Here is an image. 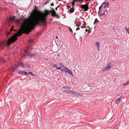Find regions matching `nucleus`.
<instances>
[{
  "label": "nucleus",
  "mask_w": 129,
  "mask_h": 129,
  "mask_svg": "<svg viewBox=\"0 0 129 129\" xmlns=\"http://www.w3.org/2000/svg\"><path fill=\"white\" fill-rule=\"evenodd\" d=\"M49 12L46 10L45 13L39 11L35 12L34 10L31 13L30 15L27 19L22 17L20 19H15V16L11 17L10 18V21L15 22L20 26V30L9 39L0 43V47L3 48L6 45H9L12 42H14L17 39L18 36H20L23 33H28L31 28H34L36 25L39 24L40 22H45L46 16Z\"/></svg>",
  "instance_id": "nucleus-1"
},
{
  "label": "nucleus",
  "mask_w": 129,
  "mask_h": 129,
  "mask_svg": "<svg viewBox=\"0 0 129 129\" xmlns=\"http://www.w3.org/2000/svg\"><path fill=\"white\" fill-rule=\"evenodd\" d=\"M113 65L111 63H109L107 66L103 69L104 71H107L109 70L113 66Z\"/></svg>",
  "instance_id": "nucleus-2"
},
{
  "label": "nucleus",
  "mask_w": 129,
  "mask_h": 129,
  "mask_svg": "<svg viewBox=\"0 0 129 129\" xmlns=\"http://www.w3.org/2000/svg\"><path fill=\"white\" fill-rule=\"evenodd\" d=\"M20 64L21 67L23 68H28L29 67V66L28 64L22 62H21L20 63Z\"/></svg>",
  "instance_id": "nucleus-3"
},
{
  "label": "nucleus",
  "mask_w": 129,
  "mask_h": 129,
  "mask_svg": "<svg viewBox=\"0 0 129 129\" xmlns=\"http://www.w3.org/2000/svg\"><path fill=\"white\" fill-rule=\"evenodd\" d=\"M82 9H84V10L87 11L89 9L88 7V4H87L86 5H81L80 6Z\"/></svg>",
  "instance_id": "nucleus-4"
},
{
  "label": "nucleus",
  "mask_w": 129,
  "mask_h": 129,
  "mask_svg": "<svg viewBox=\"0 0 129 129\" xmlns=\"http://www.w3.org/2000/svg\"><path fill=\"white\" fill-rule=\"evenodd\" d=\"M63 67L66 70V72L68 73L69 74H70L72 76H73V77L74 76V75H73V74H72V72L69 69H68L67 68H65L64 67Z\"/></svg>",
  "instance_id": "nucleus-5"
},
{
  "label": "nucleus",
  "mask_w": 129,
  "mask_h": 129,
  "mask_svg": "<svg viewBox=\"0 0 129 129\" xmlns=\"http://www.w3.org/2000/svg\"><path fill=\"white\" fill-rule=\"evenodd\" d=\"M96 45V46L97 48L98 51H100V45L99 43L98 42H96L95 43Z\"/></svg>",
  "instance_id": "nucleus-6"
},
{
  "label": "nucleus",
  "mask_w": 129,
  "mask_h": 129,
  "mask_svg": "<svg viewBox=\"0 0 129 129\" xmlns=\"http://www.w3.org/2000/svg\"><path fill=\"white\" fill-rule=\"evenodd\" d=\"M70 93L73 94H74L76 96H77V95H78V92H75V91H70Z\"/></svg>",
  "instance_id": "nucleus-7"
},
{
  "label": "nucleus",
  "mask_w": 129,
  "mask_h": 129,
  "mask_svg": "<svg viewBox=\"0 0 129 129\" xmlns=\"http://www.w3.org/2000/svg\"><path fill=\"white\" fill-rule=\"evenodd\" d=\"M121 100V98L117 100L116 101V104L117 105H118L120 102Z\"/></svg>",
  "instance_id": "nucleus-8"
},
{
  "label": "nucleus",
  "mask_w": 129,
  "mask_h": 129,
  "mask_svg": "<svg viewBox=\"0 0 129 129\" xmlns=\"http://www.w3.org/2000/svg\"><path fill=\"white\" fill-rule=\"evenodd\" d=\"M103 4H105V6L104 7V8H108V6L109 5V4L108 2H104L103 3Z\"/></svg>",
  "instance_id": "nucleus-9"
},
{
  "label": "nucleus",
  "mask_w": 129,
  "mask_h": 129,
  "mask_svg": "<svg viewBox=\"0 0 129 129\" xmlns=\"http://www.w3.org/2000/svg\"><path fill=\"white\" fill-rule=\"evenodd\" d=\"M52 16H56L57 15L56 13V12L54 11H52Z\"/></svg>",
  "instance_id": "nucleus-10"
},
{
  "label": "nucleus",
  "mask_w": 129,
  "mask_h": 129,
  "mask_svg": "<svg viewBox=\"0 0 129 129\" xmlns=\"http://www.w3.org/2000/svg\"><path fill=\"white\" fill-rule=\"evenodd\" d=\"M25 51L27 52V54L28 56H34L35 55V54L29 53L26 51Z\"/></svg>",
  "instance_id": "nucleus-11"
},
{
  "label": "nucleus",
  "mask_w": 129,
  "mask_h": 129,
  "mask_svg": "<svg viewBox=\"0 0 129 129\" xmlns=\"http://www.w3.org/2000/svg\"><path fill=\"white\" fill-rule=\"evenodd\" d=\"M74 8H71L69 10V11L71 13L73 12L74 11Z\"/></svg>",
  "instance_id": "nucleus-12"
},
{
  "label": "nucleus",
  "mask_w": 129,
  "mask_h": 129,
  "mask_svg": "<svg viewBox=\"0 0 129 129\" xmlns=\"http://www.w3.org/2000/svg\"><path fill=\"white\" fill-rule=\"evenodd\" d=\"M129 84V79L128 80L127 82L125 83L123 85V86H125L128 85Z\"/></svg>",
  "instance_id": "nucleus-13"
},
{
  "label": "nucleus",
  "mask_w": 129,
  "mask_h": 129,
  "mask_svg": "<svg viewBox=\"0 0 129 129\" xmlns=\"http://www.w3.org/2000/svg\"><path fill=\"white\" fill-rule=\"evenodd\" d=\"M99 21L96 18L95 19L94 21V22L93 24H95L97 22H98Z\"/></svg>",
  "instance_id": "nucleus-14"
},
{
  "label": "nucleus",
  "mask_w": 129,
  "mask_h": 129,
  "mask_svg": "<svg viewBox=\"0 0 129 129\" xmlns=\"http://www.w3.org/2000/svg\"><path fill=\"white\" fill-rule=\"evenodd\" d=\"M33 41V40L32 39H30L28 40V42L30 43H31Z\"/></svg>",
  "instance_id": "nucleus-15"
},
{
  "label": "nucleus",
  "mask_w": 129,
  "mask_h": 129,
  "mask_svg": "<svg viewBox=\"0 0 129 129\" xmlns=\"http://www.w3.org/2000/svg\"><path fill=\"white\" fill-rule=\"evenodd\" d=\"M24 71H19V73L20 74H22L24 73Z\"/></svg>",
  "instance_id": "nucleus-16"
},
{
  "label": "nucleus",
  "mask_w": 129,
  "mask_h": 129,
  "mask_svg": "<svg viewBox=\"0 0 129 129\" xmlns=\"http://www.w3.org/2000/svg\"><path fill=\"white\" fill-rule=\"evenodd\" d=\"M60 71H61L62 72H66V70L64 68V69H61Z\"/></svg>",
  "instance_id": "nucleus-17"
},
{
  "label": "nucleus",
  "mask_w": 129,
  "mask_h": 129,
  "mask_svg": "<svg viewBox=\"0 0 129 129\" xmlns=\"http://www.w3.org/2000/svg\"><path fill=\"white\" fill-rule=\"evenodd\" d=\"M11 69H12L13 70H14L15 68L13 66V67H11L10 68Z\"/></svg>",
  "instance_id": "nucleus-18"
},
{
  "label": "nucleus",
  "mask_w": 129,
  "mask_h": 129,
  "mask_svg": "<svg viewBox=\"0 0 129 129\" xmlns=\"http://www.w3.org/2000/svg\"><path fill=\"white\" fill-rule=\"evenodd\" d=\"M125 29H126V31L128 32V34H129V28H125Z\"/></svg>",
  "instance_id": "nucleus-19"
},
{
  "label": "nucleus",
  "mask_w": 129,
  "mask_h": 129,
  "mask_svg": "<svg viewBox=\"0 0 129 129\" xmlns=\"http://www.w3.org/2000/svg\"><path fill=\"white\" fill-rule=\"evenodd\" d=\"M56 68L57 70H61V67H56Z\"/></svg>",
  "instance_id": "nucleus-20"
},
{
  "label": "nucleus",
  "mask_w": 129,
  "mask_h": 129,
  "mask_svg": "<svg viewBox=\"0 0 129 129\" xmlns=\"http://www.w3.org/2000/svg\"><path fill=\"white\" fill-rule=\"evenodd\" d=\"M28 74H30L32 76H33L34 75L31 72H29L28 73Z\"/></svg>",
  "instance_id": "nucleus-21"
},
{
  "label": "nucleus",
  "mask_w": 129,
  "mask_h": 129,
  "mask_svg": "<svg viewBox=\"0 0 129 129\" xmlns=\"http://www.w3.org/2000/svg\"><path fill=\"white\" fill-rule=\"evenodd\" d=\"M78 95H77V96H82V95L83 94L80 93H78Z\"/></svg>",
  "instance_id": "nucleus-22"
},
{
  "label": "nucleus",
  "mask_w": 129,
  "mask_h": 129,
  "mask_svg": "<svg viewBox=\"0 0 129 129\" xmlns=\"http://www.w3.org/2000/svg\"><path fill=\"white\" fill-rule=\"evenodd\" d=\"M52 66L53 67H55L56 68L57 66V65L55 64H52Z\"/></svg>",
  "instance_id": "nucleus-23"
},
{
  "label": "nucleus",
  "mask_w": 129,
  "mask_h": 129,
  "mask_svg": "<svg viewBox=\"0 0 129 129\" xmlns=\"http://www.w3.org/2000/svg\"><path fill=\"white\" fill-rule=\"evenodd\" d=\"M69 31H70L71 33H72L73 32V30L71 28L69 27Z\"/></svg>",
  "instance_id": "nucleus-24"
},
{
  "label": "nucleus",
  "mask_w": 129,
  "mask_h": 129,
  "mask_svg": "<svg viewBox=\"0 0 129 129\" xmlns=\"http://www.w3.org/2000/svg\"><path fill=\"white\" fill-rule=\"evenodd\" d=\"M24 73L25 75H28V73H27L26 71H24Z\"/></svg>",
  "instance_id": "nucleus-25"
},
{
  "label": "nucleus",
  "mask_w": 129,
  "mask_h": 129,
  "mask_svg": "<svg viewBox=\"0 0 129 129\" xmlns=\"http://www.w3.org/2000/svg\"><path fill=\"white\" fill-rule=\"evenodd\" d=\"M106 15V13H104V12L103 13L101 14L100 15H101V16H102V15Z\"/></svg>",
  "instance_id": "nucleus-26"
},
{
  "label": "nucleus",
  "mask_w": 129,
  "mask_h": 129,
  "mask_svg": "<svg viewBox=\"0 0 129 129\" xmlns=\"http://www.w3.org/2000/svg\"><path fill=\"white\" fill-rule=\"evenodd\" d=\"M92 84L90 83L88 84V85L89 86H92Z\"/></svg>",
  "instance_id": "nucleus-27"
},
{
  "label": "nucleus",
  "mask_w": 129,
  "mask_h": 129,
  "mask_svg": "<svg viewBox=\"0 0 129 129\" xmlns=\"http://www.w3.org/2000/svg\"><path fill=\"white\" fill-rule=\"evenodd\" d=\"M104 13H106V14H107V10H105L104 11Z\"/></svg>",
  "instance_id": "nucleus-28"
},
{
  "label": "nucleus",
  "mask_w": 129,
  "mask_h": 129,
  "mask_svg": "<svg viewBox=\"0 0 129 129\" xmlns=\"http://www.w3.org/2000/svg\"><path fill=\"white\" fill-rule=\"evenodd\" d=\"M102 5H101L99 7V11H100V9H101V8H102Z\"/></svg>",
  "instance_id": "nucleus-29"
},
{
  "label": "nucleus",
  "mask_w": 129,
  "mask_h": 129,
  "mask_svg": "<svg viewBox=\"0 0 129 129\" xmlns=\"http://www.w3.org/2000/svg\"><path fill=\"white\" fill-rule=\"evenodd\" d=\"M10 34V32H7V33H6V35H7V36L8 35H9V34Z\"/></svg>",
  "instance_id": "nucleus-30"
},
{
  "label": "nucleus",
  "mask_w": 129,
  "mask_h": 129,
  "mask_svg": "<svg viewBox=\"0 0 129 129\" xmlns=\"http://www.w3.org/2000/svg\"><path fill=\"white\" fill-rule=\"evenodd\" d=\"M80 24H79V25H77V27H78V26H80V24H81V23H80Z\"/></svg>",
  "instance_id": "nucleus-31"
},
{
  "label": "nucleus",
  "mask_w": 129,
  "mask_h": 129,
  "mask_svg": "<svg viewBox=\"0 0 129 129\" xmlns=\"http://www.w3.org/2000/svg\"><path fill=\"white\" fill-rule=\"evenodd\" d=\"M75 1H77L78 2L80 0H74Z\"/></svg>",
  "instance_id": "nucleus-32"
},
{
  "label": "nucleus",
  "mask_w": 129,
  "mask_h": 129,
  "mask_svg": "<svg viewBox=\"0 0 129 129\" xmlns=\"http://www.w3.org/2000/svg\"><path fill=\"white\" fill-rule=\"evenodd\" d=\"M79 29H79V27H78V28H77L76 29V30H79Z\"/></svg>",
  "instance_id": "nucleus-33"
},
{
  "label": "nucleus",
  "mask_w": 129,
  "mask_h": 129,
  "mask_svg": "<svg viewBox=\"0 0 129 129\" xmlns=\"http://www.w3.org/2000/svg\"><path fill=\"white\" fill-rule=\"evenodd\" d=\"M74 4H75V2H73V5Z\"/></svg>",
  "instance_id": "nucleus-34"
},
{
  "label": "nucleus",
  "mask_w": 129,
  "mask_h": 129,
  "mask_svg": "<svg viewBox=\"0 0 129 129\" xmlns=\"http://www.w3.org/2000/svg\"><path fill=\"white\" fill-rule=\"evenodd\" d=\"M13 30L12 29H11V30H10L11 31Z\"/></svg>",
  "instance_id": "nucleus-35"
},
{
  "label": "nucleus",
  "mask_w": 129,
  "mask_h": 129,
  "mask_svg": "<svg viewBox=\"0 0 129 129\" xmlns=\"http://www.w3.org/2000/svg\"><path fill=\"white\" fill-rule=\"evenodd\" d=\"M27 49H29V47H27Z\"/></svg>",
  "instance_id": "nucleus-36"
},
{
  "label": "nucleus",
  "mask_w": 129,
  "mask_h": 129,
  "mask_svg": "<svg viewBox=\"0 0 129 129\" xmlns=\"http://www.w3.org/2000/svg\"><path fill=\"white\" fill-rule=\"evenodd\" d=\"M80 38H81V40H82V37H80Z\"/></svg>",
  "instance_id": "nucleus-37"
},
{
  "label": "nucleus",
  "mask_w": 129,
  "mask_h": 129,
  "mask_svg": "<svg viewBox=\"0 0 129 129\" xmlns=\"http://www.w3.org/2000/svg\"><path fill=\"white\" fill-rule=\"evenodd\" d=\"M56 38H58L57 37V36H56Z\"/></svg>",
  "instance_id": "nucleus-38"
},
{
  "label": "nucleus",
  "mask_w": 129,
  "mask_h": 129,
  "mask_svg": "<svg viewBox=\"0 0 129 129\" xmlns=\"http://www.w3.org/2000/svg\"><path fill=\"white\" fill-rule=\"evenodd\" d=\"M81 28H83V27H81Z\"/></svg>",
  "instance_id": "nucleus-39"
},
{
  "label": "nucleus",
  "mask_w": 129,
  "mask_h": 129,
  "mask_svg": "<svg viewBox=\"0 0 129 129\" xmlns=\"http://www.w3.org/2000/svg\"><path fill=\"white\" fill-rule=\"evenodd\" d=\"M57 9V8H56V9Z\"/></svg>",
  "instance_id": "nucleus-40"
},
{
  "label": "nucleus",
  "mask_w": 129,
  "mask_h": 129,
  "mask_svg": "<svg viewBox=\"0 0 129 129\" xmlns=\"http://www.w3.org/2000/svg\"><path fill=\"white\" fill-rule=\"evenodd\" d=\"M115 0H113V1H114Z\"/></svg>",
  "instance_id": "nucleus-41"
}]
</instances>
